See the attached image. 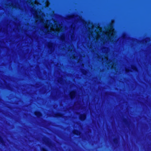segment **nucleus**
I'll return each mask as SVG.
<instances>
[{
    "mask_svg": "<svg viewBox=\"0 0 151 151\" xmlns=\"http://www.w3.org/2000/svg\"><path fill=\"white\" fill-rule=\"evenodd\" d=\"M87 27L88 29L90 34L88 38H102L103 37H108L111 38L113 37L114 34V29L111 26L105 32H102L101 28L99 26L94 27L92 24L89 22L87 24Z\"/></svg>",
    "mask_w": 151,
    "mask_h": 151,
    "instance_id": "1",
    "label": "nucleus"
},
{
    "mask_svg": "<svg viewBox=\"0 0 151 151\" xmlns=\"http://www.w3.org/2000/svg\"><path fill=\"white\" fill-rule=\"evenodd\" d=\"M85 42L82 43V45L85 48H88L91 52H94L97 48L96 45L98 42L101 41V44L104 45L109 44L108 42L113 41L114 38H93L91 41V38H84ZM116 38H114L115 39Z\"/></svg>",
    "mask_w": 151,
    "mask_h": 151,
    "instance_id": "2",
    "label": "nucleus"
},
{
    "mask_svg": "<svg viewBox=\"0 0 151 151\" xmlns=\"http://www.w3.org/2000/svg\"><path fill=\"white\" fill-rule=\"evenodd\" d=\"M60 40L63 42V41H66L64 45H63L62 47L61 46V45L58 47L59 49L62 50H63L67 51L68 52H69L70 53H71L72 54L71 57V58L72 59H78V62H79L81 59V56H80V54L78 55V56H76L77 55L75 50L74 48V47L71 41H70V38H60ZM71 40L73 38H70Z\"/></svg>",
    "mask_w": 151,
    "mask_h": 151,
    "instance_id": "3",
    "label": "nucleus"
},
{
    "mask_svg": "<svg viewBox=\"0 0 151 151\" xmlns=\"http://www.w3.org/2000/svg\"><path fill=\"white\" fill-rule=\"evenodd\" d=\"M52 22L54 24V25L52 22L50 23V21H47V23L45 24V28L48 34H58L60 32L64 31L62 24H59L55 21H52Z\"/></svg>",
    "mask_w": 151,
    "mask_h": 151,
    "instance_id": "4",
    "label": "nucleus"
},
{
    "mask_svg": "<svg viewBox=\"0 0 151 151\" xmlns=\"http://www.w3.org/2000/svg\"><path fill=\"white\" fill-rule=\"evenodd\" d=\"M102 52L104 54V56H100L99 54H97V57L98 59V60L100 61L103 62L102 63H104L107 64H109V67L111 68L114 69V70L116 71V63L115 62V59H113L112 60H109L108 58V53L109 52V49L107 47H103L102 49Z\"/></svg>",
    "mask_w": 151,
    "mask_h": 151,
    "instance_id": "5",
    "label": "nucleus"
},
{
    "mask_svg": "<svg viewBox=\"0 0 151 151\" xmlns=\"http://www.w3.org/2000/svg\"><path fill=\"white\" fill-rule=\"evenodd\" d=\"M34 16L36 19V22L37 23L39 22L40 23H43L44 17V14L40 10L32 12Z\"/></svg>",
    "mask_w": 151,
    "mask_h": 151,
    "instance_id": "6",
    "label": "nucleus"
},
{
    "mask_svg": "<svg viewBox=\"0 0 151 151\" xmlns=\"http://www.w3.org/2000/svg\"><path fill=\"white\" fill-rule=\"evenodd\" d=\"M46 45L48 48V53L51 54L55 50L56 45L55 43H53L51 42H47L46 43Z\"/></svg>",
    "mask_w": 151,
    "mask_h": 151,
    "instance_id": "7",
    "label": "nucleus"
},
{
    "mask_svg": "<svg viewBox=\"0 0 151 151\" xmlns=\"http://www.w3.org/2000/svg\"><path fill=\"white\" fill-rule=\"evenodd\" d=\"M43 143L50 148H52L53 147V145L51 143L50 140L47 138H44Z\"/></svg>",
    "mask_w": 151,
    "mask_h": 151,
    "instance_id": "8",
    "label": "nucleus"
},
{
    "mask_svg": "<svg viewBox=\"0 0 151 151\" xmlns=\"http://www.w3.org/2000/svg\"><path fill=\"white\" fill-rule=\"evenodd\" d=\"M77 19L78 21H79V22H81L83 23V24L85 26H86L87 25V23H86L81 18V17H79L78 16H73L69 18V19Z\"/></svg>",
    "mask_w": 151,
    "mask_h": 151,
    "instance_id": "9",
    "label": "nucleus"
},
{
    "mask_svg": "<svg viewBox=\"0 0 151 151\" xmlns=\"http://www.w3.org/2000/svg\"><path fill=\"white\" fill-rule=\"evenodd\" d=\"M131 70H132L133 71H136V72L138 71L137 68L134 65H132L131 66V68L130 69H127V68H125V72L127 73H128L129 71H131V72L132 71Z\"/></svg>",
    "mask_w": 151,
    "mask_h": 151,
    "instance_id": "10",
    "label": "nucleus"
},
{
    "mask_svg": "<svg viewBox=\"0 0 151 151\" xmlns=\"http://www.w3.org/2000/svg\"><path fill=\"white\" fill-rule=\"evenodd\" d=\"M69 96L70 99H72L75 97L76 96V93L75 91H73L70 93Z\"/></svg>",
    "mask_w": 151,
    "mask_h": 151,
    "instance_id": "11",
    "label": "nucleus"
},
{
    "mask_svg": "<svg viewBox=\"0 0 151 151\" xmlns=\"http://www.w3.org/2000/svg\"><path fill=\"white\" fill-rule=\"evenodd\" d=\"M27 2L28 3H31V4H32L33 6L34 5V4L38 5V2L37 1L35 0V1H33V0H27Z\"/></svg>",
    "mask_w": 151,
    "mask_h": 151,
    "instance_id": "12",
    "label": "nucleus"
},
{
    "mask_svg": "<svg viewBox=\"0 0 151 151\" xmlns=\"http://www.w3.org/2000/svg\"><path fill=\"white\" fill-rule=\"evenodd\" d=\"M80 119L82 121L84 120L86 118V115L85 114H81L79 116Z\"/></svg>",
    "mask_w": 151,
    "mask_h": 151,
    "instance_id": "13",
    "label": "nucleus"
},
{
    "mask_svg": "<svg viewBox=\"0 0 151 151\" xmlns=\"http://www.w3.org/2000/svg\"><path fill=\"white\" fill-rule=\"evenodd\" d=\"M58 83H59L61 84H63L64 82L62 77L58 78Z\"/></svg>",
    "mask_w": 151,
    "mask_h": 151,
    "instance_id": "14",
    "label": "nucleus"
},
{
    "mask_svg": "<svg viewBox=\"0 0 151 151\" xmlns=\"http://www.w3.org/2000/svg\"><path fill=\"white\" fill-rule=\"evenodd\" d=\"M73 134H76L77 135H80L81 134V132L78 130H74L73 131Z\"/></svg>",
    "mask_w": 151,
    "mask_h": 151,
    "instance_id": "15",
    "label": "nucleus"
},
{
    "mask_svg": "<svg viewBox=\"0 0 151 151\" xmlns=\"http://www.w3.org/2000/svg\"><path fill=\"white\" fill-rule=\"evenodd\" d=\"M35 114L38 117H40L42 116V114L41 113L38 111L35 112Z\"/></svg>",
    "mask_w": 151,
    "mask_h": 151,
    "instance_id": "16",
    "label": "nucleus"
},
{
    "mask_svg": "<svg viewBox=\"0 0 151 151\" xmlns=\"http://www.w3.org/2000/svg\"><path fill=\"white\" fill-rule=\"evenodd\" d=\"M81 72L84 75H87V71L83 69H81Z\"/></svg>",
    "mask_w": 151,
    "mask_h": 151,
    "instance_id": "17",
    "label": "nucleus"
},
{
    "mask_svg": "<svg viewBox=\"0 0 151 151\" xmlns=\"http://www.w3.org/2000/svg\"><path fill=\"white\" fill-rule=\"evenodd\" d=\"M114 143L115 145H117L118 143V139L117 138H115L113 140Z\"/></svg>",
    "mask_w": 151,
    "mask_h": 151,
    "instance_id": "18",
    "label": "nucleus"
},
{
    "mask_svg": "<svg viewBox=\"0 0 151 151\" xmlns=\"http://www.w3.org/2000/svg\"><path fill=\"white\" fill-rule=\"evenodd\" d=\"M0 142L2 144V145H4V142L3 141V139L2 137L0 136Z\"/></svg>",
    "mask_w": 151,
    "mask_h": 151,
    "instance_id": "19",
    "label": "nucleus"
},
{
    "mask_svg": "<svg viewBox=\"0 0 151 151\" xmlns=\"http://www.w3.org/2000/svg\"><path fill=\"white\" fill-rule=\"evenodd\" d=\"M50 4V3L48 1H47L46 2V7H47L48 6H49V5Z\"/></svg>",
    "mask_w": 151,
    "mask_h": 151,
    "instance_id": "20",
    "label": "nucleus"
},
{
    "mask_svg": "<svg viewBox=\"0 0 151 151\" xmlns=\"http://www.w3.org/2000/svg\"><path fill=\"white\" fill-rule=\"evenodd\" d=\"M41 150L42 151H47V150L45 149L44 148H41Z\"/></svg>",
    "mask_w": 151,
    "mask_h": 151,
    "instance_id": "21",
    "label": "nucleus"
},
{
    "mask_svg": "<svg viewBox=\"0 0 151 151\" xmlns=\"http://www.w3.org/2000/svg\"><path fill=\"white\" fill-rule=\"evenodd\" d=\"M31 39V42H33V38H30Z\"/></svg>",
    "mask_w": 151,
    "mask_h": 151,
    "instance_id": "22",
    "label": "nucleus"
},
{
    "mask_svg": "<svg viewBox=\"0 0 151 151\" xmlns=\"http://www.w3.org/2000/svg\"><path fill=\"white\" fill-rule=\"evenodd\" d=\"M2 84L0 82V87H2Z\"/></svg>",
    "mask_w": 151,
    "mask_h": 151,
    "instance_id": "23",
    "label": "nucleus"
},
{
    "mask_svg": "<svg viewBox=\"0 0 151 151\" xmlns=\"http://www.w3.org/2000/svg\"><path fill=\"white\" fill-rule=\"evenodd\" d=\"M150 38H145V40H145L146 41L147 40V39H150Z\"/></svg>",
    "mask_w": 151,
    "mask_h": 151,
    "instance_id": "24",
    "label": "nucleus"
},
{
    "mask_svg": "<svg viewBox=\"0 0 151 151\" xmlns=\"http://www.w3.org/2000/svg\"><path fill=\"white\" fill-rule=\"evenodd\" d=\"M76 103H75V104H74V106H76Z\"/></svg>",
    "mask_w": 151,
    "mask_h": 151,
    "instance_id": "25",
    "label": "nucleus"
},
{
    "mask_svg": "<svg viewBox=\"0 0 151 151\" xmlns=\"http://www.w3.org/2000/svg\"><path fill=\"white\" fill-rule=\"evenodd\" d=\"M71 38H73V35L71 36Z\"/></svg>",
    "mask_w": 151,
    "mask_h": 151,
    "instance_id": "26",
    "label": "nucleus"
},
{
    "mask_svg": "<svg viewBox=\"0 0 151 151\" xmlns=\"http://www.w3.org/2000/svg\"><path fill=\"white\" fill-rule=\"evenodd\" d=\"M25 39H26V40H28V38H25Z\"/></svg>",
    "mask_w": 151,
    "mask_h": 151,
    "instance_id": "27",
    "label": "nucleus"
},
{
    "mask_svg": "<svg viewBox=\"0 0 151 151\" xmlns=\"http://www.w3.org/2000/svg\"><path fill=\"white\" fill-rule=\"evenodd\" d=\"M82 66H83V67H84V64H82Z\"/></svg>",
    "mask_w": 151,
    "mask_h": 151,
    "instance_id": "28",
    "label": "nucleus"
},
{
    "mask_svg": "<svg viewBox=\"0 0 151 151\" xmlns=\"http://www.w3.org/2000/svg\"><path fill=\"white\" fill-rule=\"evenodd\" d=\"M80 109V107L79 106L78 108V109Z\"/></svg>",
    "mask_w": 151,
    "mask_h": 151,
    "instance_id": "29",
    "label": "nucleus"
},
{
    "mask_svg": "<svg viewBox=\"0 0 151 151\" xmlns=\"http://www.w3.org/2000/svg\"><path fill=\"white\" fill-rule=\"evenodd\" d=\"M124 39L125 38H123ZM127 39H130V38H127Z\"/></svg>",
    "mask_w": 151,
    "mask_h": 151,
    "instance_id": "30",
    "label": "nucleus"
},
{
    "mask_svg": "<svg viewBox=\"0 0 151 151\" xmlns=\"http://www.w3.org/2000/svg\"><path fill=\"white\" fill-rule=\"evenodd\" d=\"M85 55H84V56H83V57H85Z\"/></svg>",
    "mask_w": 151,
    "mask_h": 151,
    "instance_id": "31",
    "label": "nucleus"
},
{
    "mask_svg": "<svg viewBox=\"0 0 151 151\" xmlns=\"http://www.w3.org/2000/svg\"><path fill=\"white\" fill-rule=\"evenodd\" d=\"M118 40H119V39L120 38H118Z\"/></svg>",
    "mask_w": 151,
    "mask_h": 151,
    "instance_id": "32",
    "label": "nucleus"
},
{
    "mask_svg": "<svg viewBox=\"0 0 151 151\" xmlns=\"http://www.w3.org/2000/svg\"><path fill=\"white\" fill-rule=\"evenodd\" d=\"M77 44H78V43H77Z\"/></svg>",
    "mask_w": 151,
    "mask_h": 151,
    "instance_id": "33",
    "label": "nucleus"
},
{
    "mask_svg": "<svg viewBox=\"0 0 151 151\" xmlns=\"http://www.w3.org/2000/svg\"><path fill=\"white\" fill-rule=\"evenodd\" d=\"M101 49H102V48H101Z\"/></svg>",
    "mask_w": 151,
    "mask_h": 151,
    "instance_id": "34",
    "label": "nucleus"
}]
</instances>
